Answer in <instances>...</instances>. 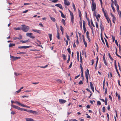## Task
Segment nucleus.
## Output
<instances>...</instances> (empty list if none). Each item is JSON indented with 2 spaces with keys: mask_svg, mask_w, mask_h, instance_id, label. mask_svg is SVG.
Returning a JSON list of instances; mask_svg holds the SVG:
<instances>
[{
  "mask_svg": "<svg viewBox=\"0 0 121 121\" xmlns=\"http://www.w3.org/2000/svg\"><path fill=\"white\" fill-rule=\"evenodd\" d=\"M72 62H71L70 63V64L69 65V68H70L71 67H72Z\"/></svg>",
  "mask_w": 121,
  "mask_h": 121,
  "instance_id": "nucleus-59",
  "label": "nucleus"
},
{
  "mask_svg": "<svg viewBox=\"0 0 121 121\" xmlns=\"http://www.w3.org/2000/svg\"><path fill=\"white\" fill-rule=\"evenodd\" d=\"M79 23L80 24V28L81 29H82V22H80Z\"/></svg>",
  "mask_w": 121,
  "mask_h": 121,
  "instance_id": "nucleus-54",
  "label": "nucleus"
},
{
  "mask_svg": "<svg viewBox=\"0 0 121 121\" xmlns=\"http://www.w3.org/2000/svg\"><path fill=\"white\" fill-rule=\"evenodd\" d=\"M95 44L96 45V47L97 51L98 52H99V47H98V46L97 43H95Z\"/></svg>",
  "mask_w": 121,
  "mask_h": 121,
  "instance_id": "nucleus-19",
  "label": "nucleus"
},
{
  "mask_svg": "<svg viewBox=\"0 0 121 121\" xmlns=\"http://www.w3.org/2000/svg\"><path fill=\"white\" fill-rule=\"evenodd\" d=\"M81 76L82 77V79H84V77L83 76V70H81Z\"/></svg>",
  "mask_w": 121,
  "mask_h": 121,
  "instance_id": "nucleus-21",
  "label": "nucleus"
},
{
  "mask_svg": "<svg viewBox=\"0 0 121 121\" xmlns=\"http://www.w3.org/2000/svg\"><path fill=\"white\" fill-rule=\"evenodd\" d=\"M66 35L67 38V40L69 41L70 40V39H69V36L66 33Z\"/></svg>",
  "mask_w": 121,
  "mask_h": 121,
  "instance_id": "nucleus-24",
  "label": "nucleus"
},
{
  "mask_svg": "<svg viewBox=\"0 0 121 121\" xmlns=\"http://www.w3.org/2000/svg\"><path fill=\"white\" fill-rule=\"evenodd\" d=\"M116 71L117 72V73L118 74L119 77H120V74L118 71V69H116Z\"/></svg>",
  "mask_w": 121,
  "mask_h": 121,
  "instance_id": "nucleus-58",
  "label": "nucleus"
},
{
  "mask_svg": "<svg viewBox=\"0 0 121 121\" xmlns=\"http://www.w3.org/2000/svg\"><path fill=\"white\" fill-rule=\"evenodd\" d=\"M10 57L13 60H15L18 59H20L21 58V57H15L13 56H11V55H10Z\"/></svg>",
  "mask_w": 121,
  "mask_h": 121,
  "instance_id": "nucleus-6",
  "label": "nucleus"
},
{
  "mask_svg": "<svg viewBox=\"0 0 121 121\" xmlns=\"http://www.w3.org/2000/svg\"><path fill=\"white\" fill-rule=\"evenodd\" d=\"M67 51L70 54L71 53V52L70 51V48H68L67 49Z\"/></svg>",
  "mask_w": 121,
  "mask_h": 121,
  "instance_id": "nucleus-42",
  "label": "nucleus"
},
{
  "mask_svg": "<svg viewBox=\"0 0 121 121\" xmlns=\"http://www.w3.org/2000/svg\"><path fill=\"white\" fill-rule=\"evenodd\" d=\"M108 56L110 59L112 60V61H113L114 60L111 57L109 53H108Z\"/></svg>",
  "mask_w": 121,
  "mask_h": 121,
  "instance_id": "nucleus-22",
  "label": "nucleus"
},
{
  "mask_svg": "<svg viewBox=\"0 0 121 121\" xmlns=\"http://www.w3.org/2000/svg\"><path fill=\"white\" fill-rule=\"evenodd\" d=\"M70 56L69 55V58H68V59L67 60V63H68L69 62L70 60Z\"/></svg>",
  "mask_w": 121,
  "mask_h": 121,
  "instance_id": "nucleus-41",
  "label": "nucleus"
},
{
  "mask_svg": "<svg viewBox=\"0 0 121 121\" xmlns=\"http://www.w3.org/2000/svg\"><path fill=\"white\" fill-rule=\"evenodd\" d=\"M104 15L106 18L108 17V15L107 13H106V12L104 13Z\"/></svg>",
  "mask_w": 121,
  "mask_h": 121,
  "instance_id": "nucleus-34",
  "label": "nucleus"
},
{
  "mask_svg": "<svg viewBox=\"0 0 121 121\" xmlns=\"http://www.w3.org/2000/svg\"><path fill=\"white\" fill-rule=\"evenodd\" d=\"M11 106L13 107V108L16 109H17L19 110H21L22 109V108H20L18 106H17L15 105H13V104H11Z\"/></svg>",
  "mask_w": 121,
  "mask_h": 121,
  "instance_id": "nucleus-5",
  "label": "nucleus"
},
{
  "mask_svg": "<svg viewBox=\"0 0 121 121\" xmlns=\"http://www.w3.org/2000/svg\"><path fill=\"white\" fill-rule=\"evenodd\" d=\"M31 47L30 46H23V48L26 49L29 48V47Z\"/></svg>",
  "mask_w": 121,
  "mask_h": 121,
  "instance_id": "nucleus-29",
  "label": "nucleus"
},
{
  "mask_svg": "<svg viewBox=\"0 0 121 121\" xmlns=\"http://www.w3.org/2000/svg\"><path fill=\"white\" fill-rule=\"evenodd\" d=\"M86 22L84 21H83V28L84 31V33H85L86 31V29L85 27Z\"/></svg>",
  "mask_w": 121,
  "mask_h": 121,
  "instance_id": "nucleus-7",
  "label": "nucleus"
},
{
  "mask_svg": "<svg viewBox=\"0 0 121 121\" xmlns=\"http://www.w3.org/2000/svg\"><path fill=\"white\" fill-rule=\"evenodd\" d=\"M71 17V21L72 24H73L74 23V16H73Z\"/></svg>",
  "mask_w": 121,
  "mask_h": 121,
  "instance_id": "nucleus-20",
  "label": "nucleus"
},
{
  "mask_svg": "<svg viewBox=\"0 0 121 121\" xmlns=\"http://www.w3.org/2000/svg\"><path fill=\"white\" fill-rule=\"evenodd\" d=\"M85 76L86 79L88 78V76L89 78H90V74L89 73V70L87 69L86 71L85 72Z\"/></svg>",
  "mask_w": 121,
  "mask_h": 121,
  "instance_id": "nucleus-3",
  "label": "nucleus"
},
{
  "mask_svg": "<svg viewBox=\"0 0 121 121\" xmlns=\"http://www.w3.org/2000/svg\"><path fill=\"white\" fill-rule=\"evenodd\" d=\"M107 101H108V99L106 98H105V101L104 102H105V105H107Z\"/></svg>",
  "mask_w": 121,
  "mask_h": 121,
  "instance_id": "nucleus-30",
  "label": "nucleus"
},
{
  "mask_svg": "<svg viewBox=\"0 0 121 121\" xmlns=\"http://www.w3.org/2000/svg\"><path fill=\"white\" fill-rule=\"evenodd\" d=\"M26 121H34L33 119L31 118H26Z\"/></svg>",
  "mask_w": 121,
  "mask_h": 121,
  "instance_id": "nucleus-15",
  "label": "nucleus"
},
{
  "mask_svg": "<svg viewBox=\"0 0 121 121\" xmlns=\"http://www.w3.org/2000/svg\"><path fill=\"white\" fill-rule=\"evenodd\" d=\"M55 6H56L59 7L61 9H63V8L62 5L60 4H58L55 5Z\"/></svg>",
  "mask_w": 121,
  "mask_h": 121,
  "instance_id": "nucleus-10",
  "label": "nucleus"
},
{
  "mask_svg": "<svg viewBox=\"0 0 121 121\" xmlns=\"http://www.w3.org/2000/svg\"><path fill=\"white\" fill-rule=\"evenodd\" d=\"M116 52H115V54H116V55L117 56H118L119 55H118V54H117V49L116 48Z\"/></svg>",
  "mask_w": 121,
  "mask_h": 121,
  "instance_id": "nucleus-57",
  "label": "nucleus"
},
{
  "mask_svg": "<svg viewBox=\"0 0 121 121\" xmlns=\"http://www.w3.org/2000/svg\"><path fill=\"white\" fill-rule=\"evenodd\" d=\"M18 38L19 40L22 39V36L21 35H19V37Z\"/></svg>",
  "mask_w": 121,
  "mask_h": 121,
  "instance_id": "nucleus-53",
  "label": "nucleus"
},
{
  "mask_svg": "<svg viewBox=\"0 0 121 121\" xmlns=\"http://www.w3.org/2000/svg\"><path fill=\"white\" fill-rule=\"evenodd\" d=\"M59 100L60 104H64L66 101V100L63 99H59Z\"/></svg>",
  "mask_w": 121,
  "mask_h": 121,
  "instance_id": "nucleus-11",
  "label": "nucleus"
},
{
  "mask_svg": "<svg viewBox=\"0 0 121 121\" xmlns=\"http://www.w3.org/2000/svg\"><path fill=\"white\" fill-rule=\"evenodd\" d=\"M111 7L113 11L114 12L115 11V9L114 7L113 6L112 4V3L111 4Z\"/></svg>",
  "mask_w": 121,
  "mask_h": 121,
  "instance_id": "nucleus-38",
  "label": "nucleus"
},
{
  "mask_svg": "<svg viewBox=\"0 0 121 121\" xmlns=\"http://www.w3.org/2000/svg\"><path fill=\"white\" fill-rule=\"evenodd\" d=\"M114 66L116 70L117 69V67L116 61L115 60L114 61Z\"/></svg>",
  "mask_w": 121,
  "mask_h": 121,
  "instance_id": "nucleus-25",
  "label": "nucleus"
},
{
  "mask_svg": "<svg viewBox=\"0 0 121 121\" xmlns=\"http://www.w3.org/2000/svg\"><path fill=\"white\" fill-rule=\"evenodd\" d=\"M91 25H92L94 27H95V25H94L93 24V21H92V19H91Z\"/></svg>",
  "mask_w": 121,
  "mask_h": 121,
  "instance_id": "nucleus-39",
  "label": "nucleus"
},
{
  "mask_svg": "<svg viewBox=\"0 0 121 121\" xmlns=\"http://www.w3.org/2000/svg\"><path fill=\"white\" fill-rule=\"evenodd\" d=\"M61 17H62L63 18H65V16L64 14H63V13H62V14H61Z\"/></svg>",
  "mask_w": 121,
  "mask_h": 121,
  "instance_id": "nucleus-52",
  "label": "nucleus"
},
{
  "mask_svg": "<svg viewBox=\"0 0 121 121\" xmlns=\"http://www.w3.org/2000/svg\"><path fill=\"white\" fill-rule=\"evenodd\" d=\"M105 55V54H104V55L103 56V60L104 61V63L107 66V64L106 62V60L105 57H104Z\"/></svg>",
  "mask_w": 121,
  "mask_h": 121,
  "instance_id": "nucleus-14",
  "label": "nucleus"
},
{
  "mask_svg": "<svg viewBox=\"0 0 121 121\" xmlns=\"http://www.w3.org/2000/svg\"><path fill=\"white\" fill-rule=\"evenodd\" d=\"M106 18V19H107V21L108 23H109V20L110 21V20L109 19V17H107V18Z\"/></svg>",
  "mask_w": 121,
  "mask_h": 121,
  "instance_id": "nucleus-56",
  "label": "nucleus"
},
{
  "mask_svg": "<svg viewBox=\"0 0 121 121\" xmlns=\"http://www.w3.org/2000/svg\"><path fill=\"white\" fill-rule=\"evenodd\" d=\"M61 22L63 23V24L64 25H65V21L64 19H62V20Z\"/></svg>",
  "mask_w": 121,
  "mask_h": 121,
  "instance_id": "nucleus-26",
  "label": "nucleus"
},
{
  "mask_svg": "<svg viewBox=\"0 0 121 121\" xmlns=\"http://www.w3.org/2000/svg\"><path fill=\"white\" fill-rule=\"evenodd\" d=\"M97 104L98 105H100L101 104L100 102L99 101H98L97 102Z\"/></svg>",
  "mask_w": 121,
  "mask_h": 121,
  "instance_id": "nucleus-49",
  "label": "nucleus"
},
{
  "mask_svg": "<svg viewBox=\"0 0 121 121\" xmlns=\"http://www.w3.org/2000/svg\"><path fill=\"white\" fill-rule=\"evenodd\" d=\"M96 13V11H94L93 15H94L95 16V17H96V16H97Z\"/></svg>",
  "mask_w": 121,
  "mask_h": 121,
  "instance_id": "nucleus-46",
  "label": "nucleus"
},
{
  "mask_svg": "<svg viewBox=\"0 0 121 121\" xmlns=\"http://www.w3.org/2000/svg\"><path fill=\"white\" fill-rule=\"evenodd\" d=\"M20 42H22L23 43H26L27 42H28V40H25V41H23V40H20Z\"/></svg>",
  "mask_w": 121,
  "mask_h": 121,
  "instance_id": "nucleus-28",
  "label": "nucleus"
},
{
  "mask_svg": "<svg viewBox=\"0 0 121 121\" xmlns=\"http://www.w3.org/2000/svg\"><path fill=\"white\" fill-rule=\"evenodd\" d=\"M83 43L85 46L86 48L87 46V44L86 42L85 41V40H83Z\"/></svg>",
  "mask_w": 121,
  "mask_h": 121,
  "instance_id": "nucleus-31",
  "label": "nucleus"
},
{
  "mask_svg": "<svg viewBox=\"0 0 121 121\" xmlns=\"http://www.w3.org/2000/svg\"><path fill=\"white\" fill-rule=\"evenodd\" d=\"M26 54V52H20L17 53V54Z\"/></svg>",
  "mask_w": 121,
  "mask_h": 121,
  "instance_id": "nucleus-27",
  "label": "nucleus"
},
{
  "mask_svg": "<svg viewBox=\"0 0 121 121\" xmlns=\"http://www.w3.org/2000/svg\"><path fill=\"white\" fill-rule=\"evenodd\" d=\"M117 11L119 15H120V14L121 13V11H119V10H118L117 9Z\"/></svg>",
  "mask_w": 121,
  "mask_h": 121,
  "instance_id": "nucleus-63",
  "label": "nucleus"
},
{
  "mask_svg": "<svg viewBox=\"0 0 121 121\" xmlns=\"http://www.w3.org/2000/svg\"><path fill=\"white\" fill-rule=\"evenodd\" d=\"M49 37L50 39V40L51 41L52 40V35L51 34H49Z\"/></svg>",
  "mask_w": 121,
  "mask_h": 121,
  "instance_id": "nucleus-36",
  "label": "nucleus"
},
{
  "mask_svg": "<svg viewBox=\"0 0 121 121\" xmlns=\"http://www.w3.org/2000/svg\"><path fill=\"white\" fill-rule=\"evenodd\" d=\"M64 4L67 6H69L70 4V3L68 0H64Z\"/></svg>",
  "mask_w": 121,
  "mask_h": 121,
  "instance_id": "nucleus-8",
  "label": "nucleus"
},
{
  "mask_svg": "<svg viewBox=\"0 0 121 121\" xmlns=\"http://www.w3.org/2000/svg\"><path fill=\"white\" fill-rule=\"evenodd\" d=\"M15 44L14 43H10V44H9V47H11L13 46H15Z\"/></svg>",
  "mask_w": 121,
  "mask_h": 121,
  "instance_id": "nucleus-18",
  "label": "nucleus"
},
{
  "mask_svg": "<svg viewBox=\"0 0 121 121\" xmlns=\"http://www.w3.org/2000/svg\"><path fill=\"white\" fill-rule=\"evenodd\" d=\"M105 110L106 109L105 107H103L102 108V110H103V112H105Z\"/></svg>",
  "mask_w": 121,
  "mask_h": 121,
  "instance_id": "nucleus-40",
  "label": "nucleus"
},
{
  "mask_svg": "<svg viewBox=\"0 0 121 121\" xmlns=\"http://www.w3.org/2000/svg\"><path fill=\"white\" fill-rule=\"evenodd\" d=\"M51 19L53 22H55L56 21L55 19L53 17H50Z\"/></svg>",
  "mask_w": 121,
  "mask_h": 121,
  "instance_id": "nucleus-32",
  "label": "nucleus"
},
{
  "mask_svg": "<svg viewBox=\"0 0 121 121\" xmlns=\"http://www.w3.org/2000/svg\"><path fill=\"white\" fill-rule=\"evenodd\" d=\"M14 74L16 76L21 75V74L20 73L16 72L14 73Z\"/></svg>",
  "mask_w": 121,
  "mask_h": 121,
  "instance_id": "nucleus-23",
  "label": "nucleus"
},
{
  "mask_svg": "<svg viewBox=\"0 0 121 121\" xmlns=\"http://www.w3.org/2000/svg\"><path fill=\"white\" fill-rule=\"evenodd\" d=\"M23 107H27V108H29V107L26 105H25L24 104H21V105Z\"/></svg>",
  "mask_w": 121,
  "mask_h": 121,
  "instance_id": "nucleus-35",
  "label": "nucleus"
},
{
  "mask_svg": "<svg viewBox=\"0 0 121 121\" xmlns=\"http://www.w3.org/2000/svg\"><path fill=\"white\" fill-rule=\"evenodd\" d=\"M62 56L63 58V60H65L66 59V56L64 54H63L62 55Z\"/></svg>",
  "mask_w": 121,
  "mask_h": 121,
  "instance_id": "nucleus-33",
  "label": "nucleus"
},
{
  "mask_svg": "<svg viewBox=\"0 0 121 121\" xmlns=\"http://www.w3.org/2000/svg\"><path fill=\"white\" fill-rule=\"evenodd\" d=\"M90 86L91 88L92 91H93L94 92V89L93 84L91 82H90Z\"/></svg>",
  "mask_w": 121,
  "mask_h": 121,
  "instance_id": "nucleus-12",
  "label": "nucleus"
},
{
  "mask_svg": "<svg viewBox=\"0 0 121 121\" xmlns=\"http://www.w3.org/2000/svg\"><path fill=\"white\" fill-rule=\"evenodd\" d=\"M80 76V75L79 74L78 75L75 76V79H76L78 78V77H79Z\"/></svg>",
  "mask_w": 121,
  "mask_h": 121,
  "instance_id": "nucleus-62",
  "label": "nucleus"
},
{
  "mask_svg": "<svg viewBox=\"0 0 121 121\" xmlns=\"http://www.w3.org/2000/svg\"><path fill=\"white\" fill-rule=\"evenodd\" d=\"M58 0H53L52 1L54 3H56L57 2Z\"/></svg>",
  "mask_w": 121,
  "mask_h": 121,
  "instance_id": "nucleus-60",
  "label": "nucleus"
},
{
  "mask_svg": "<svg viewBox=\"0 0 121 121\" xmlns=\"http://www.w3.org/2000/svg\"><path fill=\"white\" fill-rule=\"evenodd\" d=\"M105 91L104 93V94L106 95L107 94V88H106L105 89Z\"/></svg>",
  "mask_w": 121,
  "mask_h": 121,
  "instance_id": "nucleus-55",
  "label": "nucleus"
},
{
  "mask_svg": "<svg viewBox=\"0 0 121 121\" xmlns=\"http://www.w3.org/2000/svg\"><path fill=\"white\" fill-rule=\"evenodd\" d=\"M22 26L21 29L23 31L25 32H26L29 29V28L28 26L22 25Z\"/></svg>",
  "mask_w": 121,
  "mask_h": 121,
  "instance_id": "nucleus-1",
  "label": "nucleus"
},
{
  "mask_svg": "<svg viewBox=\"0 0 121 121\" xmlns=\"http://www.w3.org/2000/svg\"><path fill=\"white\" fill-rule=\"evenodd\" d=\"M117 1H115L114 4L116 6V7H117V9L118 10H119V7L118 5V4H117Z\"/></svg>",
  "mask_w": 121,
  "mask_h": 121,
  "instance_id": "nucleus-16",
  "label": "nucleus"
},
{
  "mask_svg": "<svg viewBox=\"0 0 121 121\" xmlns=\"http://www.w3.org/2000/svg\"><path fill=\"white\" fill-rule=\"evenodd\" d=\"M28 112H30L31 113H33L34 114H36L37 113V112L36 111H34L30 110H29L28 111Z\"/></svg>",
  "mask_w": 121,
  "mask_h": 121,
  "instance_id": "nucleus-9",
  "label": "nucleus"
},
{
  "mask_svg": "<svg viewBox=\"0 0 121 121\" xmlns=\"http://www.w3.org/2000/svg\"><path fill=\"white\" fill-rule=\"evenodd\" d=\"M56 37L58 39H60V33H59L58 30L57 31V35Z\"/></svg>",
  "mask_w": 121,
  "mask_h": 121,
  "instance_id": "nucleus-17",
  "label": "nucleus"
},
{
  "mask_svg": "<svg viewBox=\"0 0 121 121\" xmlns=\"http://www.w3.org/2000/svg\"><path fill=\"white\" fill-rule=\"evenodd\" d=\"M16 104H18V105H19V106L21 105V104L19 102L16 101Z\"/></svg>",
  "mask_w": 121,
  "mask_h": 121,
  "instance_id": "nucleus-48",
  "label": "nucleus"
},
{
  "mask_svg": "<svg viewBox=\"0 0 121 121\" xmlns=\"http://www.w3.org/2000/svg\"><path fill=\"white\" fill-rule=\"evenodd\" d=\"M33 34L32 33H28L26 34V35L30 38L33 39L35 38V37L33 36H32V35Z\"/></svg>",
  "mask_w": 121,
  "mask_h": 121,
  "instance_id": "nucleus-4",
  "label": "nucleus"
},
{
  "mask_svg": "<svg viewBox=\"0 0 121 121\" xmlns=\"http://www.w3.org/2000/svg\"><path fill=\"white\" fill-rule=\"evenodd\" d=\"M32 30L34 32H36L39 34H41V31L40 30H37L36 29H32Z\"/></svg>",
  "mask_w": 121,
  "mask_h": 121,
  "instance_id": "nucleus-13",
  "label": "nucleus"
},
{
  "mask_svg": "<svg viewBox=\"0 0 121 121\" xmlns=\"http://www.w3.org/2000/svg\"><path fill=\"white\" fill-rule=\"evenodd\" d=\"M106 114H107V117H108V120L109 121V115L108 113H107Z\"/></svg>",
  "mask_w": 121,
  "mask_h": 121,
  "instance_id": "nucleus-51",
  "label": "nucleus"
},
{
  "mask_svg": "<svg viewBox=\"0 0 121 121\" xmlns=\"http://www.w3.org/2000/svg\"><path fill=\"white\" fill-rule=\"evenodd\" d=\"M111 36L112 38L113 41L114 42L115 39V37L112 35H111Z\"/></svg>",
  "mask_w": 121,
  "mask_h": 121,
  "instance_id": "nucleus-43",
  "label": "nucleus"
},
{
  "mask_svg": "<svg viewBox=\"0 0 121 121\" xmlns=\"http://www.w3.org/2000/svg\"><path fill=\"white\" fill-rule=\"evenodd\" d=\"M82 64L81 63V64H80V69L81 70H83V69L82 67Z\"/></svg>",
  "mask_w": 121,
  "mask_h": 121,
  "instance_id": "nucleus-44",
  "label": "nucleus"
},
{
  "mask_svg": "<svg viewBox=\"0 0 121 121\" xmlns=\"http://www.w3.org/2000/svg\"><path fill=\"white\" fill-rule=\"evenodd\" d=\"M73 7L74 9L75 12L76 10L74 4L73 3Z\"/></svg>",
  "mask_w": 121,
  "mask_h": 121,
  "instance_id": "nucleus-37",
  "label": "nucleus"
},
{
  "mask_svg": "<svg viewBox=\"0 0 121 121\" xmlns=\"http://www.w3.org/2000/svg\"><path fill=\"white\" fill-rule=\"evenodd\" d=\"M91 62H92L91 65H93L94 63V60H93V59L91 60Z\"/></svg>",
  "mask_w": 121,
  "mask_h": 121,
  "instance_id": "nucleus-64",
  "label": "nucleus"
},
{
  "mask_svg": "<svg viewBox=\"0 0 121 121\" xmlns=\"http://www.w3.org/2000/svg\"><path fill=\"white\" fill-rule=\"evenodd\" d=\"M21 29V28L20 27H17V28H14V29H15L16 30H20Z\"/></svg>",
  "mask_w": 121,
  "mask_h": 121,
  "instance_id": "nucleus-45",
  "label": "nucleus"
},
{
  "mask_svg": "<svg viewBox=\"0 0 121 121\" xmlns=\"http://www.w3.org/2000/svg\"><path fill=\"white\" fill-rule=\"evenodd\" d=\"M86 37H89V32L88 31H87V32H86Z\"/></svg>",
  "mask_w": 121,
  "mask_h": 121,
  "instance_id": "nucleus-47",
  "label": "nucleus"
},
{
  "mask_svg": "<svg viewBox=\"0 0 121 121\" xmlns=\"http://www.w3.org/2000/svg\"><path fill=\"white\" fill-rule=\"evenodd\" d=\"M57 82H59L60 83H61V82H62L61 80H60L59 79L57 80Z\"/></svg>",
  "mask_w": 121,
  "mask_h": 121,
  "instance_id": "nucleus-50",
  "label": "nucleus"
},
{
  "mask_svg": "<svg viewBox=\"0 0 121 121\" xmlns=\"http://www.w3.org/2000/svg\"><path fill=\"white\" fill-rule=\"evenodd\" d=\"M92 10V11L95 10L96 9V4L94 2H92L91 5Z\"/></svg>",
  "mask_w": 121,
  "mask_h": 121,
  "instance_id": "nucleus-2",
  "label": "nucleus"
},
{
  "mask_svg": "<svg viewBox=\"0 0 121 121\" xmlns=\"http://www.w3.org/2000/svg\"><path fill=\"white\" fill-rule=\"evenodd\" d=\"M79 84H83V82L82 81H80L78 83Z\"/></svg>",
  "mask_w": 121,
  "mask_h": 121,
  "instance_id": "nucleus-61",
  "label": "nucleus"
}]
</instances>
